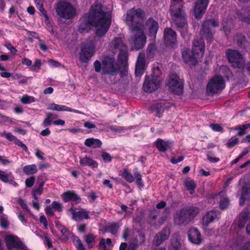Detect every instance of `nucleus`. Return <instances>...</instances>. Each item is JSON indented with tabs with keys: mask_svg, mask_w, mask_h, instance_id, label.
<instances>
[{
	"mask_svg": "<svg viewBox=\"0 0 250 250\" xmlns=\"http://www.w3.org/2000/svg\"><path fill=\"white\" fill-rule=\"evenodd\" d=\"M168 85L170 91L175 94H180L183 92V83L177 76L169 79Z\"/></svg>",
	"mask_w": 250,
	"mask_h": 250,
	"instance_id": "dca6fc26",
	"label": "nucleus"
},
{
	"mask_svg": "<svg viewBox=\"0 0 250 250\" xmlns=\"http://www.w3.org/2000/svg\"><path fill=\"white\" fill-rule=\"evenodd\" d=\"M239 142V140L236 137H232L226 144L227 147L231 148L236 145Z\"/></svg>",
	"mask_w": 250,
	"mask_h": 250,
	"instance_id": "de8ad7c7",
	"label": "nucleus"
},
{
	"mask_svg": "<svg viewBox=\"0 0 250 250\" xmlns=\"http://www.w3.org/2000/svg\"><path fill=\"white\" fill-rule=\"evenodd\" d=\"M226 55L232 67L241 69L244 68L245 61L242 55L239 51L229 49L226 52Z\"/></svg>",
	"mask_w": 250,
	"mask_h": 250,
	"instance_id": "0eeeda50",
	"label": "nucleus"
},
{
	"mask_svg": "<svg viewBox=\"0 0 250 250\" xmlns=\"http://www.w3.org/2000/svg\"><path fill=\"white\" fill-rule=\"evenodd\" d=\"M55 224L57 229L62 233V239L64 240H67L70 235V231L58 221L56 222Z\"/></svg>",
	"mask_w": 250,
	"mask_h": 250,
	"instance_id": "7c9ffc66",
	"label": "nucleus"
},
{
	"mask_svg": "<svg viewBox=\"0 0 250 250\" xmlns=\"http://www.w3.org/2000/svg\"><path fill=\"white\" fill-rule=\"evenodd\" d=\"M225 86V81L223 77L215 76L208 82L207 86V92L209 95L219 93L224 88Z\"/></svg>",
	"mask_w": 250,
	"mask_h": 250,
	"instance_id": "6e6552de",
	"label": "nucleus"
},
{
	"mask_svg": "<svg viewBox=\"0 0 250 250\" xmlns=\"http://www.w3.org/2000/svg\"><path fill=\"white\" fill-rule=\"evenodd\" d=\"M40 222L42 223L45 228H47L48 222L44 215H41L40 217Z\"/></svg>",
	"mask_w": 250,
	"mask_h": 250,
	"instance_id": "0e129e2a",
	"label": "nucleus"
},
{
	"mask_svg": "<svg viewBox=\"0 0 250 250\" xmlns=\"http://www.w3.org/2000/svg\"><path fill=\"white\" fill-rule=\"evenodd\" d=\"M229 204V199L227 198H224L220 201V207L222 209L227 208Z\"/></svg>",
	"mask_w": 250,
	"mask_h": 250,
	"instance_id": "5fc2aeb1",
	"label": "nucleus"
},
{
	"mask_svg": "<svg viewBox=\"0 0 250 250\" xmlns=\"http://www.w3.org/2000/svg\"><path fill=\"white\" fill-rule=\"evenodd\" d=\"M36 6L40 11H43V0H35Z\"/></svg>",
	"mask_w": 250,
	"mask_h": 250,
	"instance_id": "052dcab7",
	"label": "nucleus"
},
{
	"mask_svg": "<svg viewBox=\"0 0 250 250\" xmlns=\"http://www.w3.org/2000/svg\"><path fill=\"white\" fill-rule=\"evenodd\" d=\"M14 142L18 146L21 147L25 151H27L28 150L27 146L24 144H23L21 141L18 140L17 138L15 140Z\"/></svg>",
	"mask_w": 250,
	"mask_h": 250,
	"instance_id": "6e6d98bb",
	"label": "nucleus"
},
{
	"mask_svg": "<svg viewBox=\"0 0 250 250\" xmlns=\"http://www.w3.org/2000/svg\"><path fill=\"white\" fill-rule=\"evenodd\" d=\"M47 109L49 110H56V111H69V112H73L76 113H79L81 114L82 112L80 111L72 109L70 107H69L68 106H66L65 105H60V104H51L48 105L47 106Z\"/></svg>",
	"mask_w": 250,
	"mask_h": 250,
	"instance_id": "393cba45",
	"label": "nucleus"
},
{
	"mask_svg": "<svg viewBox=\"0 0 250 250\" xmlns=\"http://www.w3.org/2000/svg\"><path fill=\"white\" fill-rule=\"evenodd\" d=\"M146 28L148 30L150 36H155L157 32L158 24L153 19H149L146 22Z\"/></svg>",
	"mask_w": 250,
	"mask_h": 250,
	"instance_id": "bb28decb",
	"label": "nucleus"
},
{
	"mask_svg": "<svg viewBox=\"0 0 250 250\" xmlns=\"http://www.w3.org/2000/svg\"><path fill=\"white\" fill-rule=\"evenodd\" d=\"M134 176L136 179V184L139 186L142 187L143 186V184L142 182V176L141 174L138 172H134Z\"/></svg>",
	"mask_w": 250,
	"mask_h": 250,
	"instance_id": "8fccbe9b",
	"label": "nucleus"
},
{
	"mask_svg": "<svg viewBox=\"0 0 250 250\" xmlns=\"http://www.w3.org/2000/svg\"><path fill=\"white\" fill-rule=\"evenodd\" d=\"M184 185L187 189L189 191L191 194H192L194 192V189L196 188V184L194 181L187 179L184 181Z\"/></svg>",
	"mask_w": 250,
	"mask_h": 250,
	"instance_id": "e433bc0d",
	"label": "nucleus"
},
{
	"mask_svg": "<svg viewBox=\"0 0 250 250\" xmlns=\"http://www.w3.org/2000/svg\"><path fill=\"white\" fill-rule=\"evenodd\" d=\"M1 137H4L6 139L9 141L14 142L16 137L13 135L10 132H6L4 131L0 134Z\"/></svg>",
	"mask_w": 250,
	"mask_h": 250,
	"instance_id": "a18cd8bd",
	"label": "nucleus"
},
{
	"mask_svg": "<svg viewBox=\"0 0 250 250\" xmlns=\"http://www.w3.org/2000/svg\"><path fill=\"white\" fill-rule=\"evenodd\" d=\"M94 65L95 71L97 72H99L101 71L102 66V64H101L99 61H96L95 62Z\"/></svg>",
	"mask_w": 250,
	"mask_h": 250,
	"instance_id": "774afa93",
	"label": "nucleus"
},
{
	"mask_svg": "<svg viewBox=\"0 0 250 250\" xmlns=\"http://www.w3.org/2000/svg\"><path fill=\"white\" fill-rule=\"evenodd\" d=\"M95 47V43L92 40L88 39L83 42L81 47L80 60L83 62H87L94 53Z\"/></svg>",
	"mask_w": 250,
	"mask_h": 250,
	"instance_id": "423d86ee",
	"label": "nucleus"
},
{
	"mask_svg": "<svg viewBox=\"0 0 250 250\" xmlns=\"http://www.w3.org/2000/svg\"><path fill=\"white\" fill-rule=\"evenodd\" d=\"M160 84V80L156 76H146L144 83L143 88L147 92H152L158 89Z\"/></svg>",
	"mask_w": 250,
	"mask_h": 250,
	"instance_id": "4468645a",
	"label": "nucleus"
},
{
	"mask_svg": "<svg viewBox=\"0 0 250 250\" xmlns=\"http://www.w3.org/2000/svg\"><path fill=\"white\" fill-rule=\"evenodd\" d=\"M55 9L60 17L66 19H71L76 14L74 8L70 3L64 1L59 2Z\"/></svg>",
	"mask_w": 250,
	"mask_h": 250,
	"instance_id": "1a4fd4ad",
	"label": "nucleus"
},
{
	"mask_svg": "<svg viewBox=\"0 0 250 250\" xmlns=\"http://www.w3.org/2000/svg\"><path fill=\"white\" fill-rule=\"evenodd\" d=\"M42 62L41 60L37 59L35 60L34 64L31 66V69L32 71L38 70L40 68Z\"/></svg>",
	"mask_w": 250,
	"mask_h": 250,
	"instance_id": "3c124183",
	"label": "nucleus"
},
{
	"mask_svg": "<svg viewBox=\"0 0 250 250\" xmlns=\"http://www.w3.org/2000/svg\"><path fill=\"white\" fill-rule=\"evenodd\" d=\"M87 21L95 28V34L99 37L104 36L108 31L111 23V14L103 10L99 3L93 5L87 15Z\"/></svg>",
	"mask_w": 250,
	"mask_h": 250,
	"instance_id": "f257e3e1",
	"label": "nucleus"
},
{
	"mask_svg": "<svg viewBox=\"0 0 250 250\" xmlns=\"http://www.w3.org/2000/svg\"><path fill=\"white\" fill-rule=\"evenodd\" d=\"M186 210L188 217L190 222L198 213V209L196 207H191L184 208Z\"/></svg>",
	"mask_w": 250,
	"mask_h": 250,
	"instance_id": "c9c22d12",
	"label": "nucleus"
},
{
	"mask_svg": "<svg viewBox=\"0 0 250 250\" xmlns=\"http://www.w3.org/2000/svg\"><path fill=\"white\" fill-rule=\"evenodd\" d=\"M102 144V142L100 140L94 138L87 139L84 142V145L86 146L94 148L100 147Z\"/></svg>",
	"mask_w": 250,
	"mask_h": 250,
	"instance_id": "473e14b6",
	"label": "nucleus"
},
{
	"mask_svg": "<svg viewBox=\"0 0 250 250\" xmlns=\"http://www.w3.org/2000/svg\"><path fill=\"white\" fill-rule=\"evenodd\" d=\"M133 36L129 42L132 47L135 49H140L143 48L146 43V37L144 33L143 28H137L134 30L130 29Z\"/></svg>",
	"mask_w": 250,
	"mask_h": 250,
	"instance_id": "39448f33",
	"label": "nucleus"
},
{
	"mask_svg": "<svg viewBox=\"0 0 250 250\" xmlns=\"http://www.w3.org/2000/svg\"><path fill=\"white\" fill-rule=\"evenodd\" d=\"M23 171L26 175H33L37 173L38 168L35 164L29 165L23 167Z\"/></svg>",
	"mask_w": 250,
	"mask_h": 250,
	"instance_id": "f704fd0d",
	"label": "nucleus"
},
{
	"mask_svg": "<svg viewBox=\"0 0 250 250\" xmlns=\"http://www.w3.org/2000/svg\"><path fill=\"white\" fill-rule=\"evenodd\" d=\"M144 17L145 13L141 9L132 8L126 13L125 21L130 29L143 28Z\"/></svg>",
	"mask_w": 250,
	"mask_h": 250,
	"instance_id": "20e7f679",
	"label": "nucleus"
},
{
	"mask_svg": "<svg viewBox=\"0 0 250 250\" xmlns=\"http://www.w3.org/2000/svg\"><path fill=\"white\" fill-rule=\"evenodd\" d=\"M156 146L159 151L165 152L171 147L172 143L168 140L158 139L156 141Z\"/></svg>",
	"mask_w": 250,
	"mask_h": 250,
	"instance_id": "a878e982",
	"label": "nucleus"
},
{
	"mask_svg": "<svg viewBox=\"0 0 250 250\" xmlns=\"http://www.w3.org/2000/svg\"><path fill=\"white\" fill-rule=\"evenodd\" d=\"M244 125H241L236 126L234 129L238 131V135L239 136H243L246 133L245 127Z\"/></svg>",
	"mask_w": 250,
	"mask_h": 250,
	"instance_id": "49530a36",
	"label": "nucleus"
},
{
	"mask_svg": "<svg viewBox=\"0 0 250 250\" xmlns=\"http://www.w3.org/2000/svg\"><path fill=\"white\" fill-rule=\"evenodd\" d=\"M4 238L6 245L9 250H13L14 248L25 249V246L17 236L11 234H7L4 236Z\"/></svg>",
	"mask_w": 250,
	"mask_h": 250,
	"instance_id": "ddd939ff",
	"label": "nucleus"
},
{
	"mask_svg": "<svg viewBox=\"0 0 250 250\" xmlns=\"http://www.w3.org/2000/svg\"><path fill=\"white\" fill-rule=\"evenodd\" d=\"M0 225L3 228H7L9 225L7 218L4 216L0 217Z\"/></svg>",
	"mask_w": 250,
	"mask_h": 250,
	"instance_id": "09e8293b",
	"label": "nucleus"
},
{
	"mask_svg": "<svg viewBox=\"0 0 250 250\" xmlns=\"http://www.w3.org/2000/svg\"><path fill=\"white\" fill-rule=\"evenodd\" d=\"M72 241L78 250H85L82 243L78 237L73 236Z\"/></svg>",
	"mask_w": 250,
	"mask_h": 250,
	"instance_id": "ea45409f",
	"label": "nucleus"
},
{
	"mask_svg": "<svg viewBox=\"0 0 250 250\" xmlns=\"http://www.w3.org/2000/svg\"><path fill=\"white\" fill-rule=\"evenodd\" d=\"M119 226L116 224H112L109 226V231L113 234H116Z\"/></svg>",
	"mask_w": 250,
	"mask_h": 250,
	"instance_id": "864d4df0",
	"label": "nucleus"
},
{
	"mask_svg": "<svg viewBox=\"0 0 250 250\" xmlns=\"http://www.w3.org/2000/svg\"><path fill=\"white\" fill-rule=\"evenodd\" d=\"M218 25V21L214 19L205 21L202 25L201 31L202 35L208 40L211 39L212 36V29L217 27Z\"/></svg>",
	"mask_w": 250,
	"mask_h": 250,
	"instance_id": "9b49d317",
	"label": "nucleus"
},
{
	"mask_svg": "<svg viewBox=\"0 0 250 250\" xmlns=\"http://www.w3.org/2000/svg\"><path fill=\"white\" fill-rule=\"evenodd\" d=\"M57 116L56 115L54 114L51 112L46 113V118L44 119L42 125L43 127H46L51 125L53 120L56 119Z\"/></svg>",
	"mask_w": 250,
	"mask_h": 250,
	"instance_id": "72a5a7b5",
	"label": "nucleus"
},
{
	"mask_svg": "<svg viewBox=\"0 0 250 250\" xmlns=\"http://www.w3.org/2000/svg\"><path fill=\"white\" fill-rule=\"evenodd\" d=\"M119 59L123 62H125L128 59L127 49L119 52Z\"/></svg>",
	"mask_w": 250,
	"mask_h": 250,
	"instance_id": "37998d69",
	"label": "nucleus"
},
{
	"mask_svg": "<svg viewBox=\"0 0 250 250\" xmlns=\"http://www.w3.org/2000/svg\"><path fill=\"white\" fill-rule=\"evenodd\" d=\"M121 175L128 182L132 183L135 180L133 175L126 169H123Z\"/></svg>",
	"mask_w": 250,
	"mask_h": 250,
	"instance_id": "4c0bfd02",
	"label": "nucleus"
},
{
	"mask_svg": "<svg viewBox=\"0 0 250 250\" xmlns=\"http://www.w3.org/2000/svg\"><path fill=\"white\" fill-rule=\"evenodd\" d=\"M126 46L121 37H115L109 44V49L113 53L126 50Z\"/></svg>",
	"mask_w": 250,
	"mask_h": 250,
	"instance_id": "2eb2a0df",
	"label": "nucleus"
},
{
	"mask_svg": "<svg viewBox=\"0 0 250 250\" xmlns=\"http://www.w3.org/2000/svg\"><path fill=\"white\" fill-rule=\"evenodd\" d=\"M208 2L209 0H195L193 12L196 19L202 18L205 13Z\"/></svg>",
	"mask_w": 250,
	"mask_h": 250,
	"instance_id": "f8f14e48",
	"label": "nucleus"
},
{
	"mask_svg": "<svg viewBox=\"0 0 250 250\" xmlns=\"http://www.w3.org/2000/svg\"><path fill=\"white\" fill-rule=\"evenodd\" d=\"M176 34L169 28H167L164 31V40L167 45H171L176 42Z\"/></svg>",
	"mask_w": 250,
	"mask_h": 250,
	"instance_id": "4be33fe9",
	"label": "nucleus"
},
{
	"mask_svg": "<svg viewBox=\"0 0 250 250\" xmlns=\"http://www.w3.org/2000/svg\"><path fill=\"white\" fill-rule=\"evenodd\" d=\"M181 248V243L176 239H173L171 241V245L169 247V250H179Z\"/></svg>",
	"mask_w": 250,
	"mask_h": 250,
	"instance_id": "a19ab883",
	"label": "nucleus"
},
{
	"mask_svg": "<svg viewBox=\"0 0 250 250\" xmlns=\"http://www.w3.org/2000/svg\"><path fill=\"white\" fill-rule=\"evenodd\" d=\"M35 101V98L33 97L27 95H23L21 99V102L24 104H29L34 102Z\"/></svg>",
	"mask_w": 250,
	"mask_h": 250,
	"instance_id": "79ce46f5",
	"label": "nucleus"
},
{
	"mask_svg": "<svg viewBox=\"0 0 250 250\" xmlns=\"http://www.w3.org/2000/svg\"><path fill=\"white\" fill-rule=\"evenodd\" d=\"M246 223V232L248 234H250V211L241 212L238 217L237 224L239 228H244Z\"/></svg>",
	"mask_w": 250,
	"mask_h": 250,
	"instance_id": "f3484780",
	"label": "nucleus"
},
{
	"mask_svg": "<svg viewBox=\"0 0 250 250\" xmlns=\"http://www.w3.org/2000/svg\"><path fill=\"white\" fill-rule=\"evenodd\" d=\"M43 183L42 182L40 184V187L33 191L35 195H41L42 192V187L43 186Z\"/></svg>",
	"mask_w": 250,
	"mask_h": 250,
	"instance_id": "e2e57ef3",
	"label": "nucleus"
},
{
	"mask_svg": "<svg viewBox=\"0 0 250 250\" xmlns=\"http://www.w3.org/2000/svg\"><path fill=\"white\" fill-rule=\"evenodd\" d=\"M54 210L58 212H61L62 210V204L57 201H53L51 206Z\"/></svg>",
	"mask_w": 250,
	"mask_h": 250,
	"instance_id": "c03bdc74",
	"label": "nucleus"
},
{
	"mask_svg": "<svg viewBox=\"0 0 250 250\" xmlns=\"http://www.w3.org/2000/svg\"><path fill=\"white\" fill-rule=\"evenodd\" d=\"M189 241L194 244L200 245L202 242V238L199 230L195 228H190L188 232Z\"/></svg>",
	"mask_w": 250,
	"mask_h": 250,
	"instance_id": "6ab92c4d",
	"label": "nucleus"
},
{
	"mask_svg": "<svg viewBox=\"0 0 250 250\" xmlns=\"http://www.w3.org/2000/svg\"><path fill=\"white\" fill-rule=\"evenodd\" d=\"M102 157L105 162H110L112 160L111 156L106 152L103 153Z\"/></svg>",
	"mask_w": 250,
	"mask_h": 250,
	"instance_id": "bf43d9fd",
	"label": "nucleus"
},
{
	"mask_svg": "<svg viewBox=\"0 0 250 250\" xmlns=\"http://www.w3.org/2000/svg\"><path fill=\"white\" fill-rule=\"evenodd\" d=\"M102 69L104 74L114 75L119 71V66L114 58L108 57L102 62Z\"/></svg>",
	"mask_w": 250,
	"mask_h": 250,
	"instance_id": "9d476101",
	"label": "nucleus"
},
{
	"mask_svg": "<svg viewBox=\"0 0 250 250\" xmlns=\"http://www.w3.org/2000/svg\"><path fill=\"white\" fill-rule=\"evenodd\" d=\"M219 214L215 211H210L207 212L203 217V223L205 226H208L209 224L217 219Z\"/></svg>",
	"mask_w": 250,
	"mask_h": 250,
	"instance_id": "cd10ccee",
	"label": "nucleus"
},
{
	"mask_svg": "<svg viewBox=\"0 0 250 250\" xmlns=\"http://www.w3.org/2000/svg\"><path fill=\"white\" fill-rule=\"evenodd\" d=\"M62 200L64 202L72 201L75 204L81 202V198L73 191H68L62 194L61 195Z\"/></svg>",
	"mask_w": 250,
	"mask_h": 250,
	"instance_id": "b1692460",
	"label": "nucleus"
},
{
	"mask_svg": "<svg viewBox=\"0 0 250 250\" xmlns=\"http://www.w3.org/2000/svg\"><path fill=\"white\" fill-rule=\"evenodd\" d=\"M68 211L72 215V219L76 221L88 218V212L83 208H71L68 210Z\"/></svg>",
	"mask_w": 250,
	"mask_h": 250,
	"instance_id": "a211bd4d",
	"label": "nucleus"
},
{
	"mask_svg": "<svg viewBox=\"0 0 250 250\" xmlns=\"http://www.w3.org/2000/svg\"><path fill=\"white\" fill-rule=\"evenodd\" d=\"M45 211L47 215L50 216H53L54 215L53 208L51 206H47L45 208Z\"/></svg>",
	"mask_w": 250,
	"mask_h": 250,
	"instance_id": "4d7b16f0",
	"label": "nucleus"
},
{
	"mask_svg": "<svg viewBox=\"0 0 250 250\" xmlns=\"http://www.w3.org/2000/svg\"><path fill=\"white\" fill-rule=\"evenodd\" d=\"M233 248L236 250H250V240L248 241L244 236H239L235 240Z\"/></svg>",
	"mask_w": 250,
	"mask_h": 250,
	"instance_id": "aec40b11",
	"label": "nucleus"
},
{
	"mask_svg": "<svg viewBox=\"0 0 250 250\" xmlns=\"http://www.w3.org/2000/svg\"><path fill=\"white\" fill-rule=\"evenodd\" d=\"M205 48V44L202 39L195 40L193 42L192 51L188 49L182 52L184 62L189 65H195L202 58Z\"/></svg>",
	"mask_w": 250,
	"mask_h": 250,
	"instance_id": "f03ea898",
	"label": "nucleus"
},
{
	"mask_svg": "<svg viewBox=\"0 0 250 250\" xmlns=\"http://www.w3.org/2000/svg\"><path fill=\"white\" fill-rule=\"evenodd\" d=\"M12 163L11 161L7 159L5 157H2L0 156V163L3 165H6Z\"/></svg>",
	"mask_w": 250,
	"mask_h": 250,
	"instance_id": "338daca9",
	"label": "nucleus"
},
{
	"mask_svg": "<svg viewBox=\"0 0 250 250\" xmlns=\"http://www.w3.org/2000/svg\"><path fill=\"white\" fill-rule=\"evenodd\" d=\"M210 127L214 131H223V128L222 126L217 124H212L209 125Z\"/></svg>",
	"mask_w": 250,
	"mask_h": 250,
	"instance_id": "603ef678",
	"label": "nucleus"
},
{
	"mask_svg": "<svg viewBox=\"0 0 250 250\" xmlns=\"http://www.w3.org/2000/svg\"><path fill=\"white\" fill-rule=\"evenodd\" d=\"M35 182V178L34 177H30L25 180V184L28 187H31Z\"/></svg>",
	"mask_w": 250,
	"mask_h": 250,
	"instance_id": "13d9d810",
	"label": "nucleus"
},
{
	"mask_svg": "<svg viewBox=\"0 0 250 250\" xmlns=\"http://www.w3.org/2000/svg\"><path fill=\"white\" fill-rule=\"evenodd\" d=\"M13 176L12 173L7 171H2L0 169V180L4 183L13 182Z\"/></svg>",
	"mask_w": 250,
	"mask_h": 250,
	"instance_id": "2f4dec72",
	"label": "nucleus"
},
{
	"mask_svg": "<svg viewBox=\"0 0 250 250\" xmlns=\"http://www.w3.org/2000/svg\"><path fill=\"white\" fill-rule=\"evenodd\" d=\"M145 65V55L140 53L136 65L135 74L137 76H141L143 74Z\"/></svg>",
	"mask_w": 250,
	"mask_h": 250,
	"instance_id": "5701e85b",
	"label": "nucleus"
},
{
	"mask_svg": "<svg viewBox=\"0 0 250 250\" xmlns=\"http://www.w3.org/2000/svg\"><path fill=\"white\" fill-rule=\"evenodd\" d=\"M49 65L52 67H58L61 66V64L55 61L50 60L48 61Z\"/></svg>",
	"mask_w": 250,
	"mask_h": 250,
	"instance_id": "69168bd1",
	"label": "nucleus"
},
{
	"mask_svg": "<svg viewBox=\"0 0 250 250\" xmlns=\"http://www.w3.org/2000/svg\"><path fill=\"white\" fill-rule=\"evenodd\" d=\"M96 237L93 234H88L85 236V241L87 244L88 248H91L95 243Z\"/></svg>",
	"mask_w": 250,
	"mask_h": 250,
	"instance_id": "58836bf2",
	"label": "nucleus"
},
{
	"mask_svg": "<svg viewBox=\"0 0 250 250\" xmlns=\"http://www.w3.org/2000/svg\"><path fill=\"white\" fill-rule=\"evenodd\" d=\"M80 163L82 166H88L92 168L97 167L98 166V164L96 161L87 156L81 158Z\"/></svg>",
	"mask_w": 250,
	"mask_h": 250,
	"instance_id": "c756f323",
	"label": "nucleus"
},
{
	"mask_svg": "<svg viewBox=\"0 0 250 250\" xmlns=\"http://www.w3.org/2000/svg\"><path fill=\"white\" fill-rule=\"evenodd\" d=\"M174 222L178 225L188 224L189 222L186 209L183 208L176 212L174 215Z\"/></svg>",
	"mask_w": 250,
	"mask_h": 250,
	"instance_id": "412c9836",
	"label": "nucleus"
},
{
	"mask_svg": "<svg viewBox=\"0 0 250 250\" xmlns=\"http://www.w3.org/2000/svg\"><path fill=\"white\" fill-rule=\"evenodd\" d=\"M170 234L169 229L168 228L164 229L161 231L155 238V243L157 245H159L161 242L167 239Z\"/></svg>",
	"mask_w": 250,
	"mask_h": 250,
	"instance_id": "c85d7f7f",
	"label": "nucleus"
},
{
	"mask_svg": "<svg viewBox=\"0 0 250 250\" xmlns=\"http://www.w3.org/2000/svg\"><path fill=\"white\" fill-rule=\"evenodd\" d=\"M207 157L208 159L211 162L216 163L219 160V158L214 157L211 153H208Z\"/></svg>",
	"mask_w": 250,
	"mask_h": 250,
	"instance_id": "680f3d73",
	"label": "nucleus"
},
{
	"mask_svg": "<svg viewBox=\"0 0 250 250\" xmlns=\"http://www.w3.org/2000/svg\"><path fill=\"white\" fill-rule=\"evenodd\" d=\"M183 0H172L170 11L173 22L177 27L181 29V32H187V23L185 13L182 9Z\"/></svg>",
	"mask_w": 250,
	"mask_h": 250,
	"instance_id": "7ed1b4c3",
	"label": "nucleus"
}]
</instances>
